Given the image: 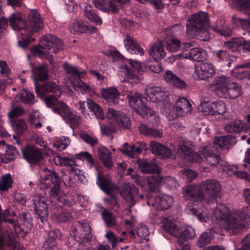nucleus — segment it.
<instances>
[{
  "mask_svg": "<svg viewBox=\"0 0 250 250\" xmlns=\"http://www.w3.org/2000/svg\"><path fill=\"white\" fill-rule=\"evenodd\" d=\"M201 202L190 203L187 207L188 213L195 216L201 223L211 222L216 230L215 233L225 231L236 234L244 228V220L248 215V208L241 209H230L226 204H217L211 210V216L205 207L201 208Z\"/></svg>",
  "mask_w": 250,
  "mask_h": 250,
  "instance_id": "1",
  "label": "nucleus"
},
{
  "mask_svg": "<svg viewBox=\"0 0 250 250\" xmlns=\"http://www.w3.org/2000/svg\"><path fill=\"white\" fill-rule=\"evenodd\" d=\"M9 21L11 27L16 33L18 45L23 49H26L29 44L35 41L34 38L31 37V34L43 28L40 14L35 10L30 11L27 21H23L20 13H13L9 17Z\"/></svg>",
  "mask_w": 250,
  "mask_h": 250,
  "instance_id": "2",
  "label": "nucleus"
},
{
  "mask_svg": "<svg viewBox=\"0 0 250 250\" xmlns=\"http://www.w3.org/2000/svg\"><path fill=\"white\" fill-rule=\"evenodd\" d=\"M178 146V149L172 144L167 147L155 141H151L150 143L152 152L161 158H174L178 153L184 155L185 160L191 164L200 163L202 161V157L199 153L190 151L192 146V144L190 141L182 139Z\"/></svg>",
  "mask_w": 250,
  "mask_h": 250,
  "instance_id": "3",
  "label": "nucleus"
},
{
  "mask_svg": "<svg viewBox=\"0 0 250 250\" xmlns=\"http://www.w3.org/2000/svg\"><path fill=\"white\" fill-rule=\"evenodd\" d=\"M161 224L164 231L178 238V244L183 250L190 249L188 242L196 236V230L192 227L182 225L175 220L168 218H163Z\"/></svg>",
  "mask_w": 250,
  "mask_h": 250,
  "instance_id": "4",
  "label": "nucleus"
},
{
  "mask_svg": "<svg viewBox=\"0 0 250 250\" xmlns=\"http://www.w3.org/2000/svg\"><path fill=\"white\" fill-rule=\"evenodd\" d=\"M32 76L35 85L36 92L42 99L44 100L45 103V99L50 97L56 98L59 102L57 97L61 95L62 91L60 87L56 85L55 83L49 82L45 83L42 89H40L38 86L37 77H38L39 80L41 81L46 80L48 78V72L45 66L39 65L37 67H34L32 69Z\"/></svg>",
  "mask_w": 250,
  "mask_h": 250,
  "instance_id": "5",
  "label": "nucleus"
},
{
  "mask_svg": "<svg viewBox=\"0 0 250 250\" xmlns=\"http://www.w3.org/2000/svg\"><path fill=\"white\" fill-rule=\"evenodd\" d=\"M39 182L41 188H48L52 187L49 191L50 197L54 200L58 207L61 208L64 205L65 200L62 197L60 178L55 172L44 169Z\"/></svg>",
  "mask_w": 250,
  "mask_h": 250,
  "instance_id": "6",
  "label": "nucleus"
},
{
  "mask_svg": "<svg viewBox=\"0 0 250 250\" xmlns=\"http://www.w3.org/2000/svg\"><path fill=\"white\" fill-rule=\"evenodd\" d=\"M40 45L31 48V52L35 56L47 60L52 63L53 58L51 53H57L62 49V41L56 36L47 34L40 39Z\"/></svg>",
  "mask_w": 250,
  "mask_h": 250,
  "instance_id": "7",
  "label": "nucleus"
},
{
  "mask_svg": "<svg viewBox=\"0 0 250 250\" xmlns=\"http://www.w3.org/2000/svg\"><path fill=\"white\" fill-rule=\"evenodd\" d=\"M210 26L207 13L200 11L192 15L187 24V31L194 38L207 41L211 37L208 31Z\"/></svg>",
  "mask_w": 250,
  "mask_h": 250,
  "instance_id": "8",
  "label": "nucleus"
},
{
  "mask_svg": "<svg viewBox=\"0 0 250 250\" xmlns=\"http://www.w3.org/2000/svg\"><path fill=\"white\" fill-rule=\"evenodd\" d=\"M211 87L215 94L222 98L236 99L242 94L241 86L231 82L228 77L224 76L216 77Z\"/></svg>",
  "mask_w": 250,
  "mask_h": 250,
  "instance_id": "9",
  "label": "nucleus"
},
{
  "mask_svg": "<svg viewBox=\"0 0 250 250\" xmlns=\"http://www.w3.org/2000/svg\"><path fill=\"white\" fill-rule=\"evenodd\" d=\"M192 111L190 102L184 97H178L173 103H167L161 108V113L169 120H173L190 114Z\"/></svg>",
  "mask_w": 250,
  "mask_h": 250,
  "instance_id": "10",
  "label": "nucleus"
},
{
  "mask_svg": "<svg viewBox=\"0 0 250 250\" xmlns=\"http://www.w3.org/2000/svg\"><path fill=\"white\" fill-rule=\"evenodd\" d=\"M47 107L52 108L53 112L60 115L63 119L69 121L71 124L78 125L81 122V116L72 111L67 106L62 102H58L56 98L50 97L45 99Z\"/></svg>",
  "mask_w": 250,
  "mask_h": 250,
  "instance_id": "11",
  "label": "nucleus"
},
{
  "mask_svg": "<svg viewBox=\"0 0 250 250\" xmlns=\"http://www.w3.org/2000/svg\"><path fill=\"white\" fill-rule=\"evenodd\" d=\"M70 234L76 241L80 242L76 250H94L90 245L92 234L91 227L88 223H79L78 228L72 229Z\"/></svg>",
  "mask_w": 250,
  "mask_h": 250,
  "instance_id": "12",
  "label": "nucleus"
},
{
  "mask_svg": "<svg viewBox=\"0 0 250 250\" xmlns=\"http://www.w3.org/2000/svg\"><path fill=\"white\" fill-rule=\"evenodd\" d=\"M126 99L130 107L143 118L152 116L155 113L154 111L147 107L146 104V99L141 94L131 93L127 94Z\"/></svg>",
  "mask_w": 250,
  "mask_h": 250,
  "instance_id": "13",
  "label": "nucleus"
},
{
  "mask_svg": "<svg viewBox=\"0 0 250 250\" xmlns=\"http://www.w3.org/2000/svg\"><path fill=\"white\" fill-rule=\"evenodd\" d=\"M200 186L202 192L199 194L198 197L201 201L206 203H209L216 200L221 190L220 184L214 179L203 181Z\"/></svg>",
  "mask_w": 250,
  "mask_h": 250,
  "instance_id": "14",
  "label": "nucleus"
},
{
  "mask_svg": "<svg viewBox=\"0 0 250 250\" xmlns=\"http://www.w3.org/2000/svg\"><path fill=\"white\" fill-rule=\"evenodd\" d=\"M145 93L149 101L156 104L161 108L168 103L167 98L168 93L161 87L157 86H149L145 89Z\"/></svg>",
  "mask_w": 250,
  "mask_h": 250,
  "instance_id": "15",
  "label": "nucleus"
},
{
  "mask_svg": "<svg viewBox=\"0 0 250 250\" xmlns=\"http://www.w3.org/2000/svg\"><path fill=\"white\" fill-rule=\"evenodd\" d=\"M95 7L99 10L108 14H114L123 8V5L129 0H92Z\"/></svg>",
  "mask_w": 250,
  "mask_h": 250,
  "instance_id": "16",
  "label": "nucleus"
},
{
  "mask_svg": "<svg viewBox=\"0 0 250 250\" xmlns=\"http://www.w3.org/2000/svg\"><path fill=\"white\" fill-rule=\"evenodd\" d=\"M95 7L99 10L108 14H114L123 8V5L129 0H92Z\"/></svg>",
  "mask_w": 250,
  "mask_h": 250,
  "instance_id": "17",
  "label": "nucleus"
},
{
  "mask_svg": "<svg viewBox=\"0 0 250 250\" xmlns=\"http://www.w3.org/2000/svg\"><path fill=\"white\" fill-rule=\"evenodd\" d=\"M95 7L99 10L108 14H114L123 8V5L129 0H92Z\"/></svg>",
  "mask_w": 250,
  "mask_h": 250,
  "instance_id": "18",
  "label": "nucleus"
},
{
  "mask_svg": "<svg viewBox=\"0 0 250 250\" xmlns=\"http://www.w3.org/2000/svg\"><path fill=\"white\" fill-rule=\"evenodd\" d=\"M198 110L205 115H222L227 111L226 104L223 101H204L198 106Z\"/></svg>",
  "mask_w": 250,
  "mask_h": 250,
  "instance_id": "19",
  "label": "nucleus"
},
{
  "mask_svg": "<svg viewBox=\"0 0 250 250\" xmlns=\"http://www.w3.org/2000/svg\"><path fill=\"white\" fill-rule=\"evenodd\" d=\"M97 184L100 188L106 193L110 194L109 198L104 199V202L108 205H112L114 207L118 208V203L115 195L112 192H115L118 189L111 183L109 178L97 176Z\"/></svg>",
  "mask_w": 250,
  "mask_h": 250,
  "instance_id": "20",
  "label": "nucleus"
},
{
  "mask_svg": "<svg viewBox=\"0 0 250 250\" xmlns=\"http://www.w3.org/2000/svg\"><path fill=\"white\" fill-rule=\"evenodd\" d=\"M34 207L39 218L42 222L46 221L48 215V201L44 195L37 194L34 199Z\"/></svg>",
  "mask_w": 250,
  "mask_h": 250,
  "instance_id": "21",
  "label": "nucleus"
},
{
  "mask_svg": "<svg viewBox=\"0 0 250 250\" xmlns=\"http://www.w3.org/2000/svg\"><path fill=\"white\" fill-rule=\"evenodd\" d=\"M148 199L147 204L148 206L152 205L155 208L157 209H167L170 208L173 203V198L167 195H162L155 199L153 202L151 199L150 196L148 195H146Z\"/></svg>",
  "mask_w": 250,
  "mask_h": 250,
  "instance_id": "22",
  "label": "nucleus"
},
{
  "mask_svg": "<svg viewBox=\"0 0 250 250\" xmlns=\"http://www.w3.org/2000/svg\"><path fill=\"white\" fill-rule=\"evenodd\" d=\"M118 76L122 82H127L134 84L140 81V78L135 72L131 70L126 63L120 64L119 67Z\"/></svg>",
  "mask_w": 250,
  "mask_h": 250,
  "instance_id": "23",
  "label": "nucleus"
},
{
  "mask_svg": "<svg viewBox=\"0 0 250 250\" xmlns=\"http://www.w3.org/2000/svg\"><path fill=\"white\" fill-rule=\"evenodd\" d=\"M135 179L136 183L139 186L144 187L146 185L149 188L150 191L156 190L158 188V185L161 182L160 178L157 176V178L155 179V174L150 176H141L136 175L133 177Z\"/></svg>",
  "mask_w": 250,
  "mask_h": 250,
  "instance_id": "24",
  "label": "nucleus"
},
{
  "mask_svg": "<svg viewBox=\"0 0 250 250\" xmlns=\"http://www.w3.org/2000/svg\"><path fill=\"white\" fill-rule=\"evenodd\" d=\"M211 146H205L201 147L199 149V153L202 157V162H206L210 166H215L219 163L220 157L219 155L213 153L212 150L210 149Z\"/></svg>",
  "mask_w": 250,
  "mask_h": 250,
  "instance_id": "25",
  "label": "nucleus"
},
{
  "mask_svg": "<svg viewBox=\"0 0 250 250\" xmlns=\"http://www.w3.org/2000/svg\"><path fill=\"white\" fill-rule=\"evenodd\" d=\"M250 41H246L243 37L236 38L232 39L231 40L226 42L224 45L233 51L236 50H243L244 52H250L249 48L247 49V46L250 45Z\"/></svg>",
  "mask_w": 250,
  "mask_h": 250,
  "instance_id": "26",
  "label": "nucleus"
},
{
  "mask_svg": "<svg viewBox=\"0 0 250 250\" xmlns=\"http://www.w3.org/2000/svg\"><path fill=\"white\" fill-rule=\"evenodd\" d=\"M195 73L199 79L203 80L213 76L215 70L212 64L204 62L195 66Z\"/></svg>",
  "mask_w": 250,
  "mask_h": 250,
  "instance_id": "27",
  "label": "nucleus"
},
{
  "mask_svg": "<svg viewBox=\"0 0 250 250\" xmlns=\"http://www.w3.org/2000/svg\"><path fill=\"white\" fill-rule=\"evenodd\" d=\"M24 158L30 163H36L42 158L40 149L35 147L27 146L22 150Z\"/></svg>",
  "mask_w": 250,
  "mask_h": 250,
  "instance_id": "28",
  "label": "nucleus"
},
{
  "mask_svg": "<svg viewBox=\"0 0 250 250\" xmlns=\"http://www.w3.org/2000/svg\"><path fill=\"white\" fill-rule=\"evenodd\" d=\"M102 97L107 102L113 104H118L120 93L116 87H110L101 89Z\"/></svg>",
  "mask_w": 250,
  "mask_h": 250,
  "instance_id": "29",
  "label": "nucleus"
},
{
  "mask_svg": "<svg viewBox=\"0 0 250 250\" xmlns=\"http://www.w3.org/2000/svg\"><path fill=\"white\" fill-rule=\"evenodd\" d=\"M163 80L166 83L178 88H184L187 86L184 81L170 70L166 71L163 76Z\"/></svg>",
  "mask_w": 250,
  "mask_h": 250,
  "instance_id": "30",
  "label": "nucleus"
},
{
  "mask_svg": "<svg viewBox=\"0 0 250 250\" xmlns=\"http://www.w3.org/2000/svg\"><path fill=\"white\" fill-rule=\"evenodd\" d=\"M201 192L200 185H189L183 188V194L185 199H195L193 203L196 204L203 201H201L198 197L199 194Z\"/></svg>",
  "mask_w": 250,
  "mask_h": 250,
  "instance_id": "31",
  "label": "nucleus"
},
{
  "mask_svg": "<svg viewBox=\"0 0 250 250\" xmlns=\"http://www.w3.org/2000/svg\"><path fill=\"white\" fill-rule=\"evenodd\" d=\"M80 5L86 18L97 25H101L102 23V19L97 15L95 10L90 4L86 2H82Z\"/></svg>",
  "mask_w": 250,
  "mask_h": 250,
  "instance_id": "32",
  "label": "nucleus"
},
{
  "mask_svg": "<svg viewBox=\"0 0 250 250\" xmlns=\"http://www.w3.org/2000/svg\"><path fill=\"white\" fill-rule=\"evenodd\" d=\"M0 149L5 150L1 157L2 161L5 163L14 160L18 155V152L15 147L6 145L3 141H0Z\"/></svg>",
  "mask_w": 250,
  "mask_h": 250,
  "instance_id": "33",
  "label": "nucleus"
},
{
  "mask_svg": "<svg viewBox=\"0 0 250 250\" xmlns=\"http://www.w3.org/2000/svg\"><path fill=\"white\" fill-rule=\"evenodd\" d=\"M124 45L127 52L132 54L139 55L141 56L144 54L143 49L129 35H126L124 39Z\"/></svg>",
  "mask_w": 250,
  "mask_h": 250,
  "instance_id": "34",
  "label": "nucleus"
},
{
  "mask_svg": "<svg viewBox=\"0 0 250 250\" xmlns=\"http://www.w3.org/2000/svg\"><path fill=\"white\" fill-rule=\"evenodd\" d=\"M124 45L127 52L132 54L139 55L141 56L144 54L143 49L129 35H126L124 39Z\"/></svg>",
  "mask_w": 250,
  "mask_h": 250,
  "instance_id": "35",
  "label": "nucleus"
},
{
  "mask_svg": "<svg viewBox=\"0 0 250 250\" xmlns=\"http://www.w3.org/2000/svg\"><path fill=\"white\" fill-rule=\"evenodd\" d=\"M184 57L189 60L201 62L207 58V53L202 48L195 47L190 49L188 53L185 52Z\"/></svg>",
  "mask_w": 250,
  "mask_h": 250,
  "instance_id": "36",
  "label": "nucleus"
},
{
  "mask_svg": "<svg viewBox=\"0 0 250 250\" xmlns=\"http://www.w3.org/2000/svg\"><path fill=\"white\" fill-rule=\"evenodd\" d=\"M71 32L76 33H86L89 32L90 33H95L96 28L94 26H88L86 22L83 21H78L73 23L69 27Z\"/></svg>",
  "mask_w": 250,
  "mask_h": 250,
  "instance_id": "37",
  "label": "nucleus"
},
{
  "mask_svg": "<svg viewBox=\"0 0 250 250\" xmlns=\"http://www.w3.org/2000/svg\"><path fill=\"white\" fill-rule=\"evenodd\" d=\"M148 54L155 61H158L165 57L166 52L162 43L158 42L151 44L148 50Z\"/></svg>",
  "mask_w": 250,
  "mask_h": 250,
  "instance_id": "38",
  "label": "nucleus"
},
{
  "mask_svg": "<svg viewBox=\"0 0 250 250\" xmlns=\"http://www.w3.org/2000/svg\"><path fill=\"white\" fill-rule=\"evenodd\" d=\"M213 55L216 60L221 62L223 64L226 65L229 67L231 66V62L236 61V58L234 56H230L225 50H217L213 51Z\"/></svg>",
  "mask_w": 250,
  "mask_h": 250,
  "instance_id": "39",
  "label": "nucleus"
},
{
  "mask_svg": "<svg viewBox=\"0 0 250 250\" xmlns=\"http://www.w3.org/2000/svg\"><path fill=\"white\" fill-rule=\"evenodd\" d=\"M61 236V233L58 229L51 230L48 233L49 238L45 242L42 250H52L57 244L56 239Z\"/></svg>",
  "mask_w": 250,
  "mask_h": 250,
  "instance_id": "40",
  "label": "nucleus"
},
{
  "mask_svg": "<svg viewBox=\"0 0 250 250\" xmlns=\"http://www.w3.org/2000/svg\"><path fill=\"white\" fill-rule=\"evenodd\" d=\"M249 129L248 124L244 121L236 120L227 124L225 127L226 131L230 133L240 132Z\"/></svg>",
  "mask_w": 250,
  "mask_h": 250,
  "instance_id": "41",
  "label": "nucleus"
},
{
  "mask_svg": "<svg viewBox=\"0 0 250 250\" xmlns=\"http://www.w3.org/2000/svg\"><path fill=\"white\" fill-rule=\"evenodd\" d=\"M236 140L232 135L216 137L214 141V145H218L221 148L228 149L234 145Z\"/></svg>",
  "mask_w": 250,
  "mask_h": 250,
  "instance_id": "42",
  "label": "nucleus"
},
{
  "mask_svg": "<svg viewBox=\"0 0 250 250\" xmlns=\"http://www.w3.org/2000/svg\"><path fill=\"white\" fill-rule=\"evenodd\" d=\"M147 147L145 143H141L139 146L131 145L129 148L123 149L121 151L127 156L134 158L139 155L143 150H146Z\"/></svg>",
  "mask_w": 250,
  "mask_h": 250,
  "instance_id": "43",
  "label": "nucleus"
},
{
  "mask_svg": "<svg viewBox=\"0 0 250 250\" xmlns=\"http://www.w3.org/2000/svg\"><path fill=\"white\" fill-rule=\"evenodd\" d=\"M98 154L103 165L110 168L113 166V161L109 150L104 146H100L98 149Z\"/></svg>",
  "mask_w": 250,
  "mask_h": 250,
  "instance_id": "44",
  "label": "nucleus"
},
{
  "mask_svg": "<svg viewBox=\"0 0 250 250\" xmlns=\"http://www.w3.org/2000/svg\"><path fill=\"white\" fill-rule=\"evenodd\" d=\"M138 190L134 185L128 183L125 185V189L122 193V196L125 200L130 202L131 205H134V197L138 193Z\"/></svg>",
  "mask_w": 250,
  "mask_h": 250,
  "instance_id": "45",
  "label": "nucleus"
},
{
  "mask_svg": "<svg viewBox=\"0 0 250 250\" xmlns=\"http://www.w3.org/2000/svg\"><path fill=\"white\" fill-rule=\"evenodd\" d=\"M231 4L233 8L250 16V0H232Z\"/></svg>",
  "mask_w": 250,
  "mask_h": 250,
  "instance_id": "46",
  "label": "nucleus"
},
{
  "mask_svg": "<svg viewBox=\"0 0 250 250\" xmlns=\"http://www.w3.org/2000/svg\"><path fill=\"white\" fill-rule=\"evenodd\" d=\"M86 104L90 111L93 113L98 120H103L104 119L105 116L101 106L89 99H87Z\"/></svg>",
  "mask_w": 250,
  "mask_h": 250,
  "instance_id": "47",
  "label": "nucleus"
},
{
  "mask_svg": "<svg viewBox=\"0 0 250 250\" xmlns=\"http://www.w3.org/2000/svg\"><path fill=\"white\" fill-rule=\"evenodd\" d=\"M138 164L139 168L144 173H158L160 171V168L157 165L148 163L146 160H139Z\"/></svg>",
  "mask_w": 250,
  "mask_h": 250,
  "instance_id": "48",
  "label": "nucleus"
},
{
  "mask_svg": "<svg viewBox=\"0 0 250 250\" xmlns=\"http://www.w3.org/2000/svg\"><path fill=\"white\" fill-rule=\"evenodd\" d=\"M13 130L18 135H21L27 129V124L25 120L19 119L9 121Z\"/></svg>",
  "mask_w": 250,
  "mask_h": 250,
  "instance_id": "49",
  "label": "nucleus"
},
{
  "mask_svg": "<svg viewBox=\"0 0 250 250\" xmlns=\"http://www.w3.org/2000/svg\"><path fill=\"white\" fill-rule=\"evenodd\" d=\"M216 230L213 227L211 229H208L203 232L199 237L197 242V245L200 248L204 247L209 244L212 239V231L214 232Z\"/></svg>",
  "mask_w": 250,
  "mask_h": 250,
  "instance_id": "50",
  "label": "nucleus"
},
{
  "mask_svg": "<svg viewBox=\"0 0 250 250\" xmlns=\"http://www.w3.org/2000/svg\"><path fill=\"white\" fill-rule=\"evenodd\" d=\"M231 23L234 26L241 27L250 35V19H242L236 15L232 16Z\"/></svg>",
  "mask_w": 250,
  "mask_h": 250,
  "instance_id": "51",
  "label": "nucleus"
},
{
  "mask_svg": "<svg viewBox=\"0 0 250 250\" xmlns=\"http://www.w3.org/2000/svg\"><path fill=\"white\" fill-rule=\"evenodd\" d=\"M211 29L220 34L227 36H230L232 34V30L229 28L221 20L216 21V24L211 26Z\"/></svg>",
  "mask_w": 250,
  "mask_h": 250,
  "instance_id": "52",
  "label": "nucleus"
},
{
  "mask_svg": "<svg viewBox=\"0 0 250 250\" xmlns=\"http://www.w3.org/2000/svg\"><path fill=\"white\" fill-rule=\"evenodd\" d=\"M139 130L142 134L146 136L154 138H161L163 136V132L161 131L148 127L145 125H141L139 127Z\"/></svg>",
  "mask_w": 250,
  "mask_h": 250,
  "instance_id": "53",
  "label": "nucleus"
},
{
  "mask_svg": "<svg viewBox=\"0 0 250 250\" xmlns=\"http://www.w3.org/2000/svg\"><path fill=\"white\" fill-rule=\"evenodd\" d=\"M70 84L74 87L76 90L80 91L82 93L90 92L91 87L86 83H83L79 78L72 80L69 78Z\"/></svg>",
  "mask_w": 250,
  "mask_h": 250,
  "instance_id": "54",
  "label": "nucleus"
},
{
  "mask_svg": "<svg viewBox=\"0 0 250 250\" xmlns=\"http://www.w3.org/2000/svg\"><path fill=\"white\" fill-rule=\"evenodd\" d=\"M19 98L22 103L28 105L34 104L37 102L33 94L26 89L22 90L20 94Z\"/></svg>",
  "mask_w": 250,
  "mask_h": 250,
  "instance_id": "55",
  "label": "nucleus"
},
{
  "mask_svg": "<svg viewBox=\"0 0 250 250\" xmlns=\"http://www.w3.org/2000/svg\"><path fill=\"white\" fill-rule=\"evenodd\" d=\"M136 234H135L133 231L130 232L132 236L134 238H138L139 240L141 241L145 239L146 238L149 234V231L147 227L143 225H140L135 230Z\"/></svg>",
  "mask_w": 250,
  "mask_h": 250,
  "instance_id": "56",
  "label": "nucleus"
},
{
  "mask_svg": "<svg viewBox=\"0 0 250 250\" xmlns=\"http://www.w3.org/2000/svg\"><path fill=\"white\" fill-rule=\"evenodd\" d=\"M43 118L38 110H33L30 114L29 121L35 128H39L42 127L41 122Z\"/></svg>",
  "mask_w": 250,
  "mask_h": 250,
  "instance_id": "57",
  "label": "nucleus"
},
{
  "mask_svg": "<svg viewBox=\"0 0 250 250\" xmlns=\"http://www.w3.org/2000/svg\"><path fill=\"white\" fill-rule=\"evenodd\" d=\"M166 42L167 50L172 52L177 51L181 46L180 41L173 37H167Z\"/></svg>",
  "mask_w": 250,
  "mask_h": 250,
  "instance_id": "58",
  "label": "nucleus"
},
{
  "mask_svg": "<svg viewBox=\"0 0 250 250\" xmlns=\"http://www.w3.org/2000/svg\"><path fill=\"white\" fill-rule=\"evenodd\" d=\"M63 68L67 73L75 77L76 79L80 78L81 75L85 73V71L83 69H78L67 63H65L63 64Z\"/></svg>",
  "mask_w": 250,
  "mask_h": 250,
  "instance_id": "59",
  "label": "nucleus"
},
{
  "mask_svg": "<svg viewBox=\"0 0 250 250\" xmlns=\"http://www.w3.org/2000/svg\"><path fill=\"white\" fill-rule=\"evenodd\" d=\"M101 214L103 219L107 227H112L116 225L115 217L110 211L104 209Z\"/></svg>",
  "mask_w": 250,
  "mask_h": 250,
  "instance_id": "60",
  "label": "nucleus"
},
{
  "mask_svg": "<svg viewBox=\"0 0 250 250\" xmlns=\"http://www.w3.org/2000/svg\"><path fill=\"white\" fill-rule=\"evenodd\" d=\"M116 123L120 128L124 129H128L131 126V122L129 118L123 113H122L118 116Z\"/></svg>",
  "mask_w": 250,
  "mask_h": 250,
  "instance_id": "61",
  "label": "nucleus"
},
{
  "mask_svg": "<svg viewBox=\"0 0 250 250\" xmlns=\"http://www.w3.org/2000/svg\"><path fill=\"white\" fill-rule=\"evenodd\" d=\"M70 140L68 137H62L59 141L53 143V146L58 150L65 149L70 144Z\"/></svg>",
  "mask_w": 250,
  "mask_h": 250,
  "instance_id": "62",
  "label": "nucleus"
},
{
  "mask_svg": "<svg viewBox=\"0 0 250 250\" xmlns=\"http://www.w3.org/2000/svg\"><path fill=\"white\" fill-rule=\"evenodd\" d=\"M13 180L11 176L9 174H7L2 177L0 182V190L4 191L7 190L12 187Z\"/></svg>",
  "mask_w": 250,
  "mask_h": 250,
  "instance_id": "63",
  "label": "nucleus"
},
{
  "mask_svg": "<svg viewBox=\"0 0 250 250\" xmlns=\"http://www.w3.org/2000/svg\"><path fill=\"white\" fill-rule=\"evenodd\" d=\"M24 113L23 108L21 106H15L12 104L11 109L8 114V117L10 120H14L16 117L21 116Z\"/></svg>",
  "mask_w": 250,
  "mask_h": 250,
  "instance_id": "64",
  "label": "nucleus"
}]
</instances>
